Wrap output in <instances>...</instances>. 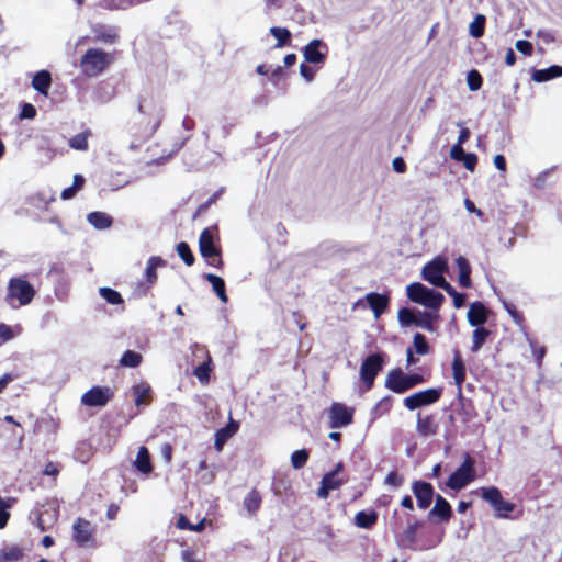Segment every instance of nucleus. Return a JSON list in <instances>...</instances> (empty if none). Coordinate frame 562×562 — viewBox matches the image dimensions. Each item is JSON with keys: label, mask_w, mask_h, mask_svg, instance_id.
<instances>
[{"label": "nucleus", "mask_w": 562, "mask_h": 562, "mask_svg": "<svg viewBox=\"0 0 562 562\" xmlns=\"http://www.w3.org/2000/svg\"><path fill=\"white\" fill-rule=\"evenodd\" d=\"M164 119V106L154 95H145L138 102V130L145 137H151L160 127Z\"/></svg>", "instance_id": "f257e3e1"}, {"label": "nucleus", "mask_w": 562, "mask_h": 562, "mask_svg": "<svg viewBox=\"0 0 562 562\" xmlns=\"http://www.w3.org/2000/svg\"><path fill=\"white\" fill-rule=\"evenodd\" d=\"M429 374L405 373L401 368L390 370L384 380V387L396 394H403L425 383Z\"/></svg>", "instance_id": "f03ea898"}, {"label": "nucleus", "mask_w": 562, "mask_h": 562, "mask_svg": "<svg viewBox=\"0 0 562 562\" xmlns=\"http://www.w3.org/2000/svg\"><path fill=\"white\" fill-rule=\"evenodd\" d=\"M114 60L113 55L101 48H89L80 59V68L88 78L100 76Z\"/></svg>", "instance_id": "7ed1b4c3"}, {"label": "nucleus", "mask_w": 562, "mask_h": 562, "mask_svg": "<svg viewBox=\"0 0 562 562\" xmlns=\"http://www.w3.org/2000/svg\"><path fill=\"white\" fill-rule=\"evenodd\" d=\"M35 296L33 285L23 277H13L8 282L5 301L13 304L18 301L19 305L24 306L32 302Z\"/></svg>", "instance_id": "20e7f679"}, {"label": "nucleus", "mask_w": 562, "mask_h": 562, "mask_svg": "<svg viewBox=\"0 0 562 562\" xmlns=\"http://www.w3.org/2000/svg\"><path fill=\"white\" fill-rule=\"evenodd\" d=\"M475 461L467 452L463 462L448 477L446 485L453 491H460L475 480Z\"/></svg>", "instance_id": "39448f33"}, {"label": "nucleus", "mask_w": 562, "mask_h": 562, "mask_svg": "<svg viewBox=\"0 0 562 562\" xmlns=\"http://www.w3.org/2000/svg\"><path fill=\"white\" fill-rule=\"evenodd\" d=\"M199 250L207 265L216 269H223L224 261L222 259V250L220 247L215 246L213 232L210 227L204 228L200 234Z\"/></svg>", "instance_id": "423d86ee"}, {"label": "nucleus", "mask_w": 562, "mask_h": 562, "mask_svg": "<svg viewBox=\"0 0 562 562\" xmlns=\"http://www.w3.org/2000/svg\"><path fill=\"white\" fill-rule=\"evenodd\" d=\"M442 394L443 386L429 387L406 396L403 400V405L406 409L413 412L436 404L442 397Z\"/></svg>", "instance_id": "0eeeda50"}, {"label": "nucleus", "mask_w": 562, "mask_h": 562, "mask_svg": "<svg viewBox=\"0 0 562 562\" xmlns=\"http://www.w3.org/2000/svg\"><path fill=\"white\" fill-rule=\"evenodd\" d=\"M384 363V353H371L363 359L359 373L367 391L373 387L375 378L383 370Z\"/></svg>", "instance_id": "6e6552de"}, {"label": "nucleus", "mask_w": 562, "mask_h": 562, "mask_svg": "<svg viewBox=\"0 0 562 562\" xmlns=\"http://www.w3.org/2000/svg\"><path fill=\"white\" fill-rule=\"evenodd\" d=\"M481 496L495 510V517L508 518V514L515 509V504L505 501L496 486L481 487Z\"/></svg>", "instance_id": "1a4fd4ad"}, {"label": "nucleus", "mask_w": 562, "mask_h": 562, "mask_svg": "<svg viewBox=\"0 0 562 562\" xmlns=\"http://www.w3.org/2000/svg\"><path fill=\"white\" fill-rule=\"evenodd\" d=\"M72 540L80 548L93 546L95 527L82 517L77 518L72 525Z\"/></svg>", "instance_id": "9d476101"}, {"label": "nucleus", "mask_w": 562, "mask_h": 562, "mask_svg": "<svg viewBox=\"0 0 562 562\" xmlns=\"http://www.w3.org/2000/svg\"><path fill=\"white\" fill-rule=\"evenodd\" d=\"M355 418V408L340 402H334L328 409V425L330 428H342L351 425Z\"/></svg>", "instance_id": "9b49d317"}, {"label": "nucleus", "mask_w": 562, "mask_h": 562, "mask_svg": "<svg viewBox=\"0 0 562 562\" xmlns=\"http://www.w3.org/2000/svg\"><path fill=\"white\" fill-rule=\"evenodd\" d=\"M411 488L416 497L417 507L422 510L428 509L436 497L432 484L423 480H414Z\"/></svg>", "instance_id": "f8f14e48"}, {"label": "nucleus", "mask_w": 562, "mask_h": 562, "mask_svg": "<svg viewBox=\"0 0 562 562\" xmlns=\"http://www.w3.org/2000/svg\"><path fill=\"white\" fill-rule=\"evenodd\" d=\"M113 395V391L108 386H92L82 394L81 404L88 407L105 406Z\"/></svg>", "instance_id": "ddd939ff"}, {"label": "nucleus", "mask_w": 562, "mask_h": 562, "mask_svg": "<svg viewBox=\"0 0 562 562\" xmlns=\"http://www.w3.org/2000/svg\"><path fill=\"white\" fill-rule=\"evenodd\" d=\"M447 270V262L442 258H435L427 262L422 271L424 280L437 286L443 279V273Z\"/></svg>", "instance_id": "4468645a"}, {"label": "nucleus", "mask_w": 562, "mask_h": 562, "mask_svg": "<svg viewBox=\"0 0 562 562\" xmlns=\"http://www.w3.org/2000/svg\"><path fill=\"white\" fill-rule=\"evenodd\" d=\"M451 370L452 378L457 387V397H461V390L467 378V367L459 349L453 350Z\"/></svg>", "instance_id": "2eb2a0df"}, {"label": "nucleus", "mask_w": 562, "mask_h": 562, "mask_svg": "<svg viewBox=\"0 0 562 562\" xmlns=\"http://www.w3.org/2000/svg\"><path fill=\"white\" fill-rule=\"evenodd\" d=\"M452 514V507L449 502L440 494H437L435 497V505L428 512L427 518L429 520L436 518L439 521L448 522L451 519Z\"/></svg>", "instance_id": "dca6fc26"}, {"label": "nucleus", "mask_w": 562, "mask_h": 562, "mask_svg": "<svg viewBox=\"0 0 562 562\" xmlns=\"http://www.w3.org/2000/svg\"><path fill=\"white\" fill-rule=\"evenodd\" d=\"M166 265V261L159 257V256H151L147 260V266L145 269V281L140 282L138 284V288H144L145 291L153 288V285L157 282L158 274H157V268L164 267Z\"/></svg>", "instance_id": "f3484780"}, {"label": "nucleus", "mask_w": 562, "mask_h": 562, "mask_svg": "<svg viewBox=\"0 0 562 562\" xmlns=\"http://www.w3.org/2000/svg\"><path fill=\"white\" fill-rule=\"evenodd\" d=\"M439 425L435 414L417 415L416 430L422 437L435 436L438 432Z\"/></svg>", "instance_id": "a211bd4d"}, {"label": "nucleus", "mask_w": 562, "mask_h": 562, "mask_svg": "<svg viewBox=\"0 0 562 562\" xmlns=\"http://www.w3.org/2000/svg\"><path fill=\"white\" fill-rule=\"evenodd\" d=\"M468 322L473 327L483 326L488 318L487 307L480 301L471 303L468 314Z\"/></svg>", "instance_id": "6ab92c4d"}, {"label": "nucleus", "mask_w": 562, "mask_h": 562, "mask_svg": "<svg viewBox=\"0 0 562 562\" xmlns=\"http://www.w3.org/2000/svg\"><path fill=\"white\" fill-rule=\"evenodd\" d=\"M364 299L375 318H379L387 310L390 305L389 294L370 292L364 296Z\"/></svg>", "instance_id": "aec40b11"}, {"label": "nucleus", "mask_w": 562, "mask_h": 562, "mask_svg": "<svg viewBox=\"0 0 562 562\" xmlns=\"http://www.w3.org/2000/svg\"><path fill=\"white\" fill-rule=\"evenodd\" d=\"M345 483V480L339 479L335 473H325L321 481V486L318 487L316 495L326 499L329 495L330 491L339 488Z\"/></svg>", "instance_id": "412c9836"}, {"label": "nucleus", "mask_w": 562, "mask_h": 562, "mask_svg": "<svg viewBox=\"0 0 562 562\" xmlns=\"http://www.w3.org/2000/svg\"><path fill=\"white\" fill-rule=\"evenodd\" d=\"M91 31L94 35V42L113 44L119 40L117 30L113 26L94 24L91 26Z\"/></svg>", "instance_id": "4be33fe9"}, {"label": "nucleus", "mask_w": 562, "mask_h": 562, "mask_svg": "<svg viewBox=\"0 0 562 562\" xmlns=\"http://www.w3.org/2000/svg\"><path fill=\"white\" fill-rule=\"evenodd\" d=\"M239 429V424L233 419L228 422L225 427H222L215 432L214 448L216 451H222L226 441L232 438Z\"/></svg>", "instance_id": "5701e85b"}, {"label": "nucleus", "mask_w": 562, "mask_h": 562, "mask_svg": "<svg viewBox=\"0 0 562 562\" xmlns=\"http://www.w3.org/2000/svg\"><path fill=\"white\" fill-rule=\"evenodd\" d=\"M456 265H457L458 272H459V274H458L459 285L463 289L472 288V280H471L472 268H471L469 260L463 256H459L456 259Z\"/></svg>", "instance_id": "b1692460"}, {"label": "nucleus", "mask_w": 562, "mask_h": 562, "mask_svg": "<svg viewBox=\"0 0 562 562\" xmlns=\"http://www.w3.org/2000/svg\"><path fill=\"white\" fill-rule=\"evenodd\" d=\"M323 45L321 40L311 41L304 48V58L307 63L319 64L324 63L326 55L319 50Z\"/></svg>", "instance_id": "393cba45"}, {"label": "nucleus", "mask_w": 562, "mask_h": 562, "mask_svg": "<svg viewBox=\"0 0 562 562\" xmlns=\"http://www.w3.org/2000/svg\"><path fill=\"white\" fill-rule=\"evenodd\" d=\"M379 519V515L374 509L360 510L355 515L353 522L358 528L372 529Z\"/></svg>", "instance_id": "a878e982"}, {"label": "nucleus", "mask_w": 562, "mask_h": 562, "mask_svg": "<svg viewBox=\"0 0 562 562\" xmlns=\"http://www.w3.org/2000/svg\"><path fill=\"white\" fill-rule=\"evenodd\" d=\"M52 86V75L48 70L37 71L32 79V87L41 94L47 97Z\"/></svg>", "instance_id": "bb28decb"}, {"label": "nucleus", "mask_w": 562, "mask_h": 562, "mask_svg": "<svg viewBox=\"0 0 562 562\" xmlns=\"http://www.w3.org/2000/svg\"><path fill=\"white\" fill-rule=\"evenodd\" d=\"M133 394L135 396L136 406L148 405L153 401L151 386L146 382H142L137 385H134Z\"/></svg>", "instance_id": "cd10ccee"}, {"label": "nucleus", "mask_w": 562, "mask_h": 562, "mask_svg": "<svg viewBox=\"0 0 562 562\" xmlns=\"http://www.w3.org/2000/svg\"><path fill=\"white\" fill-rule=\"evenodd\" d=\"M423 526V521L409 516L407 527L402 532V541L409 548L416 543L417 530Z\"/></svg>", "instance_id": "c85d7f7f"}, {"label": "nucleus", "mask_w": 562, "mask_h": 562, "mask_svg": "<svg viewBox=\"0 0 562 562\" xmlns=\"http://www.w3.org/2000/svg\"><path fill=\"white\" fill-rule=\"evenodd\" d=\"M558 77H562V66L552 65L544 69H536L531 75V79L536 82H544Z\"/></svg>", "instance_id": "c756f323"}, {"label": "nucleus", "mask_w": 562, "mask_h": 562, "mask_svg": "<svg viewBox=\"0 0 562 562\" xmlns=\"http://www.w3.org/2000/svg\"><path fill=\"white\" fill-rule=\"evenodd\" d=\"M262 497L258 490L252 488L243 501V505L249 515H255L261 507Z\"/></svg>", "instance_id": "7c9ffc66"}, {"label": "nucleus", "mask_w": 562, "mask_h": 562, "mask_svg": "<svg viewBox=\"0 0 562 562\" xmlns=\"http://www.w3.org/2000/svg\"><path fill=\"white\" fill-rule=\"evenodd\" d=\"M205 279L211 283L213 291L216 293L221 302L227 303L228 296L226 293L225 281L221 277L213 273H207Z\"/></svg>", "instance_id": "2f4dec72"}, {"label": "nucleus", "mask_w": 562, "mask_h": 562, "mask_svg": "<svg viewBox=\"0 0 562 562\" xmlns=\"http://www.w3.org/2000/svg\"><path fill=\"white\" fill-rule=\"evenodd\" d=\"M24 557V550L19 546H9L0 550V562H18Z\"/></svg>", "instance_id": "473e14b6"}, {"label": "nucleus", "mask_w": 562, "mask_h": 562, "mask_svg": "<svg viewBox=\"0 0 562 562\" xmlns=\"http://www.w3.org/2000/svg\"><path fill=\"white\" fill-rule=\"evenodd\" d=\"M135 465L137 470L144 474H148L153 471V465L150 462V456L146 447H140L137 456Z\"/></svg>", "instance_id": "72a5a7b5"}, {"label": "nucleus", "mask_w": 562, "mask_h": 562, "mask_svg": "<svg viewBox=\"0 0 562 562\" xmlns=\"http://www.w3.org/2000/svg\"><path fill=\"white\" fill-rule=\"evenodd\" d=\"M490 335H491V330L486 329L485 327H483V326L476 327L472 334L471 351L474 353L477 352L483 347V345L486 342Z\"/></svg>", "instance_id": "f704fd0d"}, {"label": "nucleus", "mask_w": 562, "mask_h": 562, "mask_svg": "<svg viewBox=\"0 0 562 562\" xmlns=\"http://www.w3.org/2000/svg\"><path fill=\"white\" fill-rule=\"evenodd\" d=\"M270 34L277 40L276 48L284 47L291 43L292 34L286 27L272 26L270 27Z\"/></svg>", "instance_id": "c9c22d12"}, {"label": "nucleus", "mask_w": 562, "mask_h": 562, "mask_svg": "<svg viewBox=\"0 0 562 562\" xmlns=\"http://www.w3.org/2000/svg\"><path fill=\"white\" fill-rule=\"evenodd\" d=\"M443 301L445 296L440 292H437L432 289H428L420 305L437 311L442 305Z\"/></svg>", "instance_id": "e433bc0d"}, {"label": "nucleus", "mask_w": 562, "mask_h": 562, "mask_svg": "<svg viewBox=\"0 0 562 562\" xmlns=\"http://www.w3.org/2000/svg\"><path fill=\"white\" fill-rule=\"evenodd\" d=\"M92 136V132L87 128L83 132L76 134L69 139V146L72 149L86 151L89 147L88 139Z\"/></svg>", "instance_id": "4c0bfd02"}, {"label": "nucleus", "mask_w": 562, "mask_h": 562, "mask_svg": "<svg viewBox=\"0 0 562 562\" xmlns=\"http://www.w3.org/2000/svg\"><path fill=\"white\" fill-rule=\"evenodd\" d=\"M411 347L413 348V351L419 356H426L431 352L430 345L428 344L426 337L420 333H416L413 336V345Z\"/></svg>", "instance_id": "58836bf2"}, {"label": "nucleus", "mask_w": 562, "mask_h": 562, "mask_svg": "<svg viewBox=\"0 0 562 562\" xmlns=\"http://www.w3.org/2000/svg\"><path fill=\"white\" fill-rule=\"evenodd\" d=\"M88 221L98 229L109 228L112 224V218L103 212H92L88 215Z\"/></svg>", "instance_id": "ea45409f"}, {"label": "nucleus", "mask_w": 562, "mask_h": 562, "mask_svg": "<svg viewBox=\"0 0 562 562\" xmlns=\"http://www.w3.org/2000/svg\"><path fill=\"white\" fill-rule=\"evenodd\" d=\"M460 405V413L463 415V420L469 422L475 415V407L472 400L464 397L463 391L461 390V397H457Z\"/></svg>", "instance_id": "a19ab883"}, {"label": "nucleus", "mask_w": 562, "mask_h": 562, "mask_svg": "<svg viewBox=\"0 0 562 562\" xmlns=\"http://www.w3.org/2000/svg\"><path fill=\"white\" fill-rule=\"evenodd\" d=\"M16 499L14 497L2 498L0 496V529L7 527L11 517L9 509L14 505Z\"/></svg>", "instance_id": "79ce46f5"}, {"label": "nucleus", "mask_w": 562, "mask_h": 562, "mask_svg": "<svg viewBox=\"0 0 562 562\" xmlns=\"http://www.w3.org/2000/svg\"><path fill=\"white\" fill-rule=\"evenodd\" d=\"M211 371H212V358H211L210 353H207L206 360L204 362H202L201 364H199L194 369L193 373L201 383L205 384V383H209V381H210Z\"/></svg>", "instance_id": "37998d69"}, {"label": "nucleus", "mask_w": 562, "mask_h": 562, "mask_svg": "<svg viewBox=\"0 0 562 562\" xmlns=\"http://www.w3.org/2000/svg\"><path fill=\"white\" fill-rule=\"evenodd\" d=\"M428 288L420 282H414L407 286V296L411 301L420 304Z\"/></svg>", "instance_id": "c03bdc74"}, {"label": "nucleus", "mask_w": 562, "mask_h": 562, "mask_svg": "<svg viewBox=\"0 0 562 562\" xmlns=\"http://www.w3.org/2000/svg\"><path fill=\"white\" fill-rule=\"evenodd\" d=\"M76 459L79 460L82 463L88 462L91 457L93 456V448L92 445L87 441L82 440L78 443L75 450Z\"/></svg>", "instance_id": "a18cd8bd"}, {"label": "nucleus", "mask_w": 562, "mask_h": 562, "mask_svg": "<svg viewBox=\"0 0 562 562\" xmlns=\"http://www.w3.org/2000/svg\"><path fill=\"white\" fill-rule=\"evenodd\" d=\"M176 251L187 266L190 267V266L194 265L195 257H194L188 243H186V241L178 243L176 246Z\"/></svg>", "instance_id": "49530a36"}, {"label": "nucleus", "mask_w": 562, "mask_h": 562, "mask_svg": "<svg viewBox=\"0 0 562 562\" xmlns=\"http://www.w3.org/2000/svg\"><path fill=\"white\" fill-rule=\"evenodd\" d=\"M142 360L143 357L140 353L133 350H126L120 359V364L122 367L136 368L142 363Z\"/></svg>", "instance_id": "de8ad7c7"}, {"label": "nucleus", "mask_w": 562, "mask_h": 562, "mask_svg": "<svg viewBox=\"0 0 562 562\" xmlns=\"http://www.w3.org/2000/svg\"><path fill=\"white\" fill-rule=\"evenodd\" d=\"M393 397L391 395H385L382 397L373 407L374 417H382L387 415L393 407Z\"/></svg>", "instance_id": "09e8293b"}, {"label": "nucleus", "mask_w": 562, "mask_h": 562, "mask_svg": "<svg viewBox=\"0 0 562 562\" xmlns=\"http://www.w3.org/2000/svg\"><path fill=\"white\" fill-rule=\"evenodd\" d=\"M437 319V315H434L429 312H424L417 315L416 326L428 331H435V322Z\"/></svg>", "instance_id": "8fccbe9b"}, {"label": "nucleus", "mask_w": 562, "mask_h": 562, "mask_svg": "<svg viewBox=\"0 0 562 562\" xmlns=\"http://www.w3.org/2000/svg\"><path fill=\"white\" fill-rule=\"evenodd\" d=\"M486 19L483 14H477L471 22L469 32L474 38H480L484 34Z\"/></svg>", "instance_id": "3c124183"}, {"label": "nucleus", "mask_w": 562, "mask_h": 562, "mask_svg": "<svg viewBox=\"0 0 562 562\" xmlns=\"http://www.w3.org/2000/svg\"><path fill=\"white\" fill-rule=\"evenodd\" d=\"M48 516V521L49 522H54L57 520V517H58V507L57 506H54L52 508V513H49L48 510H40L38 512V515H37V526L38 528L44 531L47 529V526H46V522H47V519L45 518V516Z\"/></svg>", "instance_id": "603ef678"}, {"label": "nucleus", "mask_w": 562, "mask_h": 562, "mask_svg": "<svg viewBox=\"0 0 562 562\" xmlns=\"http://www.w3.org/2000/svg\"><path fill=\"white\" fill-rule=\"evenodd\" d=\"M308 457H310V453L306 449L295 450L291 454V464H292L293 469H295V470L302 469L306 464Z\"/></svg>", "instance_id": "864d4df0"}, {"label": "nucleus", "mask_w": 562, "mask_h": 562, "mask_svg": "<svg viewBox=\"0 0 562 562\" xmlns=\"http://www.w3.org/2000/svg\"><path fill=\"white\" fill-rule=\"evenodd\" d=\"M397 317L402 326L416 325L417 315L408 307H402Z\"/></svg>", "instance_id": "5fc2aeb1"}, {"label": "nucleus", "mask_w": 562, "mask_h": 562, "mask_svg": "<svg viewBox=\"0 0 562 562\" xmlns=\"http://www.w3.org/2000/svg\"><path fill=\"white\" fill-rule=\"evenodd\" d=\"M100 295L110 304L117 305L122 304L124 301L122 299V295L111 289V288H101L100 289Z\"/></svg>", "instance_id": "6e6d98bb"}, {"label": "nucleus", "mask_w": 562, "mask_h": 562, "mask_svg": "<svg viewBox=\"0 0 562 562\" xmlns=\"http://www.w3.org/2000/svg\"><path fill=\"white\" fill-rule=\"evenodd\" d=\"M467 83L470 91H477L483 85V78L476 69H472L468 72Z\"/></svg>", "instance_id": "4d7b16f0"}, {"label": "nucleus", "mask_w": 562, "mask_h": 562, "mask_svg": "<svg viewBox=\"0 0 562 562\" xmlns=\"http://www.w3.org/2000/svg\"><path fill=\"white\" fill-rule=\"evenodd\" d=\"M503 304L504 308L507 311V313L510 315V317L516 324L521 325L525 322L524 314L516 307L515 304L510 302H504Z\"/></svg>", "instance_id": "13d9d810"}, {"label": "nucleus", "mask_w": 562, "mask_h": 562, "mask_svg": "<svg viewBox=\"0 0 562 562\" xmlns=\"http://www.w3.org/2000/svg\"><path fill=\"white\" fill-rule=\"evenodd\" d=\"M532 355L536 359L537 364L540 367L546 356L547 349L544 346H539L537 341H530Z\"/></svg>", "instance_id": "bf43d9fd"}, {"label": "nucleus", "mask_w": 562, "mask_h": 562, "mask_svg": "<svg viewBox=\"0 0 562 562\" xmlns=\"http://www.w3.org/2000/svg\"><path fill=\"white\" fill-rule=\"evenodd\" d=\"M404 482V479L397 471H391L385 476L384 483L394 487H400Z\"/></svg>", "instance_id": "052dcab7"}, {"label": "nucleus", "mask_w": 562, "mask_h": 562, "mask_svg": "<svg viewBox=\"0 0 562 562\" xmlns=\"http://www.w3.org/2000/svg\"><path fill=\"white\" fill-rule=\"evenodd\" d=\"M223 192L224 188H221L217 191H215L204 203L200 204V206L198 207V212H205L212 204H214L220 199Z\"/></svg>", "instance_id": "680f3d73"}, {"label": "nucleus", "mask_w": 562, "mask_h": 562, "mask_svg": "<svg viewBox=\"0 0 562 562\" xmlns=\"http://www.w3.org/2000/svg\"><path fill=\"white\" fill-rule=\"evenodd\" d=\"M515 47L518 52H520L521 54H524L526 56H530L533 50L532 44L525 40L517 41L515 44Z\"/></svg>", "instance_id": "e2e57ef3"}, {"label": "nucleus", "mask_w": 562, "mask_h": 562, "mask_svg": "<svg viewBox=\"0 0 562 562\" xmlns=\"http://www.w3.org/2000/svg\"><path fill=\"white\" fill-rule=\"evenodd\" d=\"M36 109L33 104L31 103H24L22 105V109H21V112H20V117L21 119H27V120H32L36 116Z\"/></svg>", "instance_id": "0e129e2a"}, {"label": "nucleus", "mask_w": 562, "mask_h": 562, "mask_svg": "<svg viewBox=\"0 0 562 562\" xmlns=\"http://www.w3.org/2000/svg\"><path fill=\"white\" fill-rule=\"evenodd\" d=\"M461 161L469 171H474L477 165V156L473 153H468Z\"/></svg>", "instance_id": "69168bd1"}, {"label": "nucleus", "mask_w": 562, "mask_h": 562, "mask_svg": "<svg viewBox=\"0 0 562 562\" xmlns=\"http://www.w3.org/2000/svg\"><path fill=\"white\" fill-rule=\"evenodd\" d=\"M60 469L59 467L53 462L48 461L44 468L43 474L47 476H53L54 480L59 475Z\"/></svg>", "instance_id": "338daca9"}, {"label": "nucleus", "mask_w": 562, "mask_h": 562, "mask_svg": "<svg viewBox=\"0 0 562 562\" xmlns=\"http://www.w3.org/2000/svg\"><path fill=\"white\" fill-rule=\"evenodd\" d=\"M465 155H467V153L464 151V149H463L462 145L454 144V145L451 147V150H450V157H451L453 160L461 161Z\"/></svg>", "instance_id": "774afa93"}]
</instances>
